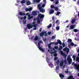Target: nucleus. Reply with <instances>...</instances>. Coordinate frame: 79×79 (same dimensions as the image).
Listing matches in <instances>:
<instances>
[{
	"mask_svg": "<svg viewBox=\"0 0 79 79\" xmlns=\"http://www.w3.org/2000/svg\"><path fill=\"white\" fill-rule=\"evenodd\" d=\"M40 44H43V42L41 40L39 41L38 43V48H39L41 52H44V49L40 47Z\"/></svg>",
	"mask_w": 79,
	"mask_h": 79,
	"instance_id": "obj_1",
	"label": "nucleus"
},
{
	"mask_svg": "<svg viewBox=\"0 0 79 79\" xmlns=\"http://www.w3.org/2000/svg\"><path fill=\"white\" fill-rule=\"evenodd\" d=\"M44 18V15L42 14H38L37 18H39L40 19H42Z\"/></svg>",
	"mask_w": 79,
	"mask_h": 79,
	"instance_id": "obj_2",
	"label": "nucleus"
},
{
	"mask_svg": "<svg viewBox=\"0 0 79 79\" xmlns=\"http://www.w3.org/2000/svg\"><path fill=\"white\" fill-rule=\"evenodd\" d=\"M67 60L68 61V63L69 64H71L72 63V59L69 58H67Z\"/></svg>",
	"mask_w": 79,
	"mask_h": 79,
	"instance_id": "obj_3",
	"label": "nucleus"
},
{
	"mask_svg": "<svg viewBox=\"0 0 79 79\" xmlns=\"http://www.w3.org/2000/svg\"><path fill=\"white\" fill-rule=\"evenodd\" d=\"M64 51H66L67 53H68L69 52V48H65L63 49Z\"/></svg>",
	"mask_w": 79,
	"mask_h": 79,
	"instance_id": "obj_4",
	"label": "nucleus"
},
{
	"mask_svg": "<svg viewBox=\"0 0 79 79\" xmlns=\"http://www.w3.org/2000/svg\"><path fill=\"white\" fill-rule=\"evenodd\" d=\"M27 28L29 29L33 27V26L32 25H30V24H27Z\"/></svg>",
	"mask_w": 79,
	"mask_h": 79,
	"instance_id": "obj_5",
	"label": "nucleus"
},
{
	"mask_svg": "<svg viewBox=\"0 0 79 79\" xmlns=\"http://www.w3.org/2000/svg\"><path fill=\"white\" fill-rule=\"evenodd\" d=\"M32 7H30L29 8H27L25 9V11H32Z\"/></svg>",
	"mask_w": 79,
	"mask_h": 79,
	"instance_id": "obj_6",
	"label": "nucleus"
},
{
	"mask_svg": "<svg viewBox=\"0 0 79 79\" xmlns=\"http://www.w3.org/2000/svg\"><path fill=\"white\" fill-rule=\"evenodd\" d=\"M60 66H63L64 65V61L63 60L60 61Z\"/></svg>",
	"mask_w": 79,
	"mask_h": 79,
	"instance_id": "obj_7",
	"label": "nucleus"
},
{
	"mask_svg": "<svg viewBox=\"0 0 79 79\" xmlns=\"http://www.w3.org/2000/svg\"><path fill=\"white\" fill-rule=\"evenodd\" d=\"M37 24H34L33 25H32L33 26V27H34V28H33V29L34 30H36L37 29Z\"/></svg>",
	"mask_w": 79,
	"mask_h": 79,
	"instance_id": "obj_8",
	"label": "nucleus"
},
{
	"mask_svg": "<svg viewBox=\"0 0 79 79\" xmlns=\"http://www.w3.org/2000/svg\"><path fill=\"white\" fill-rule=\"evenodd\" d=\"M75 28V25H71L70 26V28L69 29H74Z\"/></svg>",
	"mask_w": 79,
	"mask_h": 79,
	"instance_id": "obj_9",
	"label": "nucleus"
},
{
	"mask_svg": "<svg viewBox=\"0 0 79 79\" xmlns=\"http://www.w3.org/2000/svg\"><path fill=\"white\" fill-rule=\"evenodd\" d=\"M32 13V15L34 16H35L37 15V12H36L35 11H33Z\"/></svg>",
	"mask_w": 79,
	"mask_h": 79,
	"instance_id": "obj_10",
	"label": "nucleus"
},
{
	"mask_svg": "<svg viewBox=\"0 0 79 79\" xmlns=\"http://www.w3.org/2000/svg\"><path fill=\"white\" fill-rule=\"evenodd\" d=\"M40 12H42L43 13H44L45 12V10L44 9H42V8H41L40 9H39Z\"/></svg>",
	"mask_w": 79,
	"mask_h": 79,
	"instance_id": "obj_11",
	"label": "nucleus"
},
{
	"mask_svg": "<svg viewBox=\"0 0 79 79\" xmlns=\"http://www.w3.org/2000/svg\"><path fill=\"white\" fill-rule=\"evenodd\" d=\"M55 11V10H50V11L49 12V14H53V13H54V11Z\"/></svg>",
	"mask_w": 79,
	"mask_h": 79,
	"instance_id": "obj_12",
	"label": "nucleus"
},
{
	"mask_svg": "<svg viewBox=\"0 0 79 79\" xmlns=\"http://www.w3.org/2000/svg\"><path fill=\"white\" fill-rule=\"evenodd\" d=\"M57 42L58 44H59L60 45H61L62 44V43H61V41L59 40H57Z\"/></svg>",
	"mask_w": 79,
	"mask_h": 79,
	"instance_id": "obj_13",
	"label": "nucleus"
},
{
	"mask_svg": "<svg viewBox=\"0 0 79 79\" xmlns=\"http://www.w3.org/2000/svg\"><path fill=\"white\" fill-rule=\"evenodd\" d=\"M44 31L42 32L40 34V36L41 37H43V36H44Z\"/></svg>",
	"mask_w": 79,
	"mask_h": 79,
	"instance_id": "obj_14",
	"label": "nucleus"
},
{
	"mask_svg": "<svg viewBox=\"0 0 79 79\" xmlns=\"http://www.w3.org/2000/svg\"><path fill=\"white\" fill-rule=\"evenodd\" d=\"M39 39V37H38V36L36 35L35 36V37L34 38V40L35 41H36V40H37Z\"/></svg>",
	"mask_w": 79,
	"mask_h": 79,
	"instance_id": "obj_15",
	"label": "nucleus"
},
{
	"mask_svg": "<svg viewBox=\"0 0 79 79\" xmlns=\"http://www.w3.org/2000/svg\"><path fill=\"white\" fill-rule=\"evenodd\" d=\"M28 16L29 17L28 19H32V18H33V16H31V15H28Z\"/></svg>",
	"mask_w": 79,
	"mask_h": 79,
	"instance_id": "obj_16",
	"label": "nucleus"
},
{
	"mask_svg": "<svg viewBox=\"0 0 79 79\" xmlns=\"http://www.w3.org/2000/svg\"><path fill=\"white\" fill-rule=\"evenodd\" d=\"M19 15L20 16H22L23 15H25V14L23 13L22 12H19Z\"/></svg>",
	"mask_w": 79,
	"mask_h": 79,
	"instance_id": "obj_17",
	"label": "nucleus"
},
{
	"mask_svg": "<svg viewBox=\"0 0 79 79\" xmlns=\"http://www.w3.org/2000/svg\"><path fill=\"white\" fill-rule=\"evenodd\" d=\"M60 78H63V77H64V75H63L62 74H60Z\"/></svg>",
	"mask_w": 79,
	"mask_h": 79,
	"instance_id": "obj_18",
	"label": "nucleus"
},
{
	"mask_svg": "<svg viewBox=\"0 0 79 79\" xmlns=\"http://www.w3.org/2000/svg\"><path fill=\"white\" fill-rule=\"evenodd\" d=\"M72 42V40H71V39H69L68 40V41L67 42L68 43H69L70 42Z\"/></svg>",
	"mask_w": 79,
	"mask_h": 79,
	"instance_id": "obj_19",
	"label": "nucleus"
},
{
	"mask_svg": "<svg viewBox=\"0 0 79 79\" xmlns=\"http://www.w3.org/2000/svg\"><path fill=\"white\" fill-rule=\"evenodd\" d=\"M40 18H37V23L38 24H40Z\"/></svg>",
	"mask_w": 79,
	"mask_h": 79,
	"instance_id": "obj_20",
	"label": "nucleus"
},
{
	"mask_svg": "<svg viewBox=\"0 0 79 79\" xmlns=\"http://www.w3.org/2000/svg\"><path fill=\"white\" fill-rule=\"evenodd\" d=\"M73 79V76H70L69 77L68 79Z\"/></svg>",
	"mask_w": 79,
	"mask_h": 79,
	"instance_id": "obj_21",
	"label": "nucleus"
},
{
	"mask_svg": "<svg viewBox=\"0 0 79 79\" xmlns=\"http://www.w3.org/2000/svg\"><path fill=\"white\" fill-rule=\"evenodd\" d=\"M56 63L57 64V65H58L59 64V63H60V60L59 59H58L57 61H56Z\"/></svg>",
	"mask_w": 79,
	"mask_h": 79,
	"instance_id": "obj_22",
	"label": "nucleus"
},
{
	"mask_svg": "<svg viewBox=\"0 0 79 79\" xmlns=\"http://www.w3.org/2000/svg\"><path fill=\"white\" fill-rule=\"evenodd\" d=\"M31 4V2L29 1H28L27 2V5H29Z\"/></svg>",
	"mask_w": 79,
	"mask_h": 79,
	"instance_id": "obj_23",
	"label": "nucleus"
},
{
	"mask_svg": "<svg viewBox=\"0 0 79 79\" xmlns=\"http://www.w3.org/2000/svg\"><path fill=\"white\" fill-rule=\"evenodd\" d=\"M41 6V4H39L38 5V7L39 9V10L41 8H42V7H40Z\"/></svg>",
	"mask_w": 79,
	"mask_h": 79,
	"instance_id": "obj_24",
	"label": "nucleus"
},
{
	"mask_svg": "<svg viewBox=\"0 0 79 79\" xmlns=\"http://www.w3.org/2000/svg\"><path fill=\"white\" fill-rule=\"evenodd\" d=\"M25 0H23L22 1L20 2L21 3H25Z\"/></svg>",
	"mask_w": 79,
	"mask_h": 79,
	"instance_id": "obj_25",
	"label": "nucleus"
},
{
	"mask_svg": "<svg viewBox=\"0 0 79 79\" xmlns=\"http://www.w3.org/2000/svg\"><path fill=\"white\" fill-rule=\"evenodd\" d=\"M54 9L55 11H58V8L57 7H55Z\"/></svg>",
	"mask_w": 79,
	"mask_h": 79,
	"instance_id": "obj_26",
	"label": "nucleus"
},
{
	"mask_svg": "<svg viewBox=\"0 0 79 79\" xmlns=\"http://www.w3.org/2000/svg\"><path fill=\"white\" fill-rule=\"evenodd\" d=\"M72 58H73V61H74L76 59V56H75L74 55H73L72 56Z\"/></svg>",
	"mask_w": 79,
	"mask_h": 79,
	"instance_id": "obj_27",
	"label": "nucleus"
},
{
	"mask_svg": "<svg viewBox=\"0 0 79 79\" xmlns=\"http://www.w3.org/2000/svg\"><path fill=\"white\" fill-rule=\"evenodd\" d=\"M70 44L71 46H74V43L72 42H70Z\"/></svg>",
	"mask_w": 79,
	"mask_h": 79,
	"instance_id": "obj_28",
	"label": "nucleus"
},
{
	"mask_svg": "<svg viewBox=\"0 0 79 79\" xmlns=\"http://www.w3.org/2000/svg\"><path fill=\"white\" fill-rule=\"evenodd\" d=\"M76 61H78L79 62V57H77L76 58Z\"/></svg>",
	"mask_w": 79,
	"mask_h": 79,
	"instance_id": "obj_29",
	"label": "nucleus"
},
{
	"mask_svg": "<svg viewBox=\"0 0 79 79\" xmlns=\"http://www.w3.org/2000/svg\"><path fill=\"white\" fill-rule=\"evenodd\" d=\"M50 45H51V44H50L48 45V48H49V49H52V48L51 47V46Z\"/></svg>",
	"mask_w": 79,
	"mask_h": 79,
	"instance_id": "obj_30",
	"label": "nucleus"
},
{
	"mask_svg": "<svg viewBox=\"0 0 79 79\" xmlns=\"http://www.w3.org/2000/svg\"><path fill=\"white\" fill-rule=\"evenodd\" d=\"M73 31L74 32H78V30L76 29H74L73 30Z\"/></svg>",
	"mask_w": 79,
	"mask_h": 79,
	"instance_id": "obj_31",
	"label": "nucleus"
},
{
	"mask_svg": "<svg viewBox=\"0 0 79 79\" xmlns=\"http://www.w3.org/2000/svg\"><path fill=\"white\" fill-rule=\"evenodd\" d=\"M52 24H50L48 26V28H49L50 27H52Z\"/></svg>",
	"mask_w": 79,
	"mask_h": 79,
	"instance_id": "obj_32",
	"label": "nucleus"
},
{
	"mask_svg": "<svg viewBox=\"0 0 79 79\" xmlns=\"http://www.w3.org/2000/svg\"><path fill=\"white\" fill-rule=\"evenodd\" d=\"M44 36H47V35H48V34H47V32L46 31H44Z\"/></svg>",
	"mask_w": 79,
	"mask_h": 79,
	"instance_id": "obj_33",
	"label": "nucleus"
},
{
	"mask_svg": "<svg viewBox=\"0 0 79 79\" xmlns=\"http://www.w3.org/2000/svg\"><path fill=\"white\" fill-rule=\"evenodd\" d=\"M59 3V1L58 0H57L55 4L57 5V4H58Z\"/></svg>",
	"mask_w": 79,
	"mask_h": 79,
	"instance_id": "obj_34",
	"label": "nucleus"
},
{
	"mask_svg": "<svg viewBox=\"0 0 79 79\" xmlns=\"http://www.w3.org/2000/svg\"><path fill=\"white\" fill-rule=\"evenodd\" d=\"M56 38V36H52V39H55Z\"/></svg>",
	"mask_w": 79,
	"mask_h": 79,
	"instance_id": "obj_35",
	"label": "nucleus"
},
{
	"mask_svg": "<svg viewBox=\"0 0 79 79\" xmlns=\"http://www.w3.org/2000/svg\"><path fill=\"white\" fill-rule=\"evenodd\" d=\"M60 14H61V12H57V14L56 15V16H58V15H60Z\"/></svg>",
	"mask_w": 79,
	"mask_h": 79,
	"instance_id": "obj_36",
	"label": "nucleus"
},
{
	"mask_svg": "<svg viewBox=\"0 0 79 79\" xmlns=\"http://www.w3.org/2000/svg\"><path fill=\"white\" fill-rule=\"evenodd\" d=\"M56 29L57 30V31H58L60 30V27L58 26L56 27Z\"/></svg>",
	"mask_w": 79,
	"mask_h": 79,
	"instance_id": "obj_37",
	"label": "nucleus"
},
{
	"mask_svg": "<svg viewBox=\"0 0 79 79\" xmlns=\"http://www.w3.org/2000/svg\"><path fill=\"white\" fill-rule=\"evenodd\" d=\"M62 46L63 47H64L66 46V45H65V44H64V42H63L62 43Z\"/></svg>",
	"mask_w": 79,
	"mask_h": 79,
	"instance_id": "obj_38",
	"label": "nucleus"
},
{
	"mask_svg": "<svg viewBox=\"0 0 79 79\" xmlns=\"http://www.w3.org/2000/svg\"><path fill=\"white\" fill-rule=\"evenodd\" d=\"M55 6L53 5H51V8H55Z\"/></svg>",
	"mask_w": 79,
	"mask_h": 79,
	"instance_id": "obj_39",
	"label": "nucleus"
},
{
	"mask_svg": "<svg viewBox=\"0 0 79 79\" xmlns=\"http://www.w3.org/2000/svg\"><path fill=\"white\" fill-rule=\"evenodd\" d=\"M62 49H63V47L62 46H60L58 50H61Z\"/></svg>",
	"mask_w": 79,
	"mask_h": 79,
	"instance_id": "obj_40",
	"label": "nucleus"
},
{
	"mask_svg": "<svg viewBox=\"0 0 79 79\" xmlns=\"http://www.w3.org/2000/svg\"><path fill=\"white\" fill-rule=\"evenodd\" d=\"M54 48H55V49H56V50H58V47L55 46L54 47Z\"/></svg>",
	"mask_w": 79,
	"mask_h": 79,
	"instance_id": "obj_41",
	"label": "nucleus"
},
{
	"mask_svg": "<svg viewBox=\"0 0 79 79\" xmlns=\"http://www.w3.org/2000/svg\"><path fill=\"white\" fill-rule=\"evenodd\" d=\"M74 66H75V67L77 68V64H74Z\"/></svg>",
	"mask_w": 79,
	"mask_h": 79,
	"instance_id": "obj_42",
	"label": "nucleus"
},
{
	"mask_svg": "<svg viewBox=\"0 0 79 79\" xmlns=\"http://www.w3.org/2000/svg\"><path fill=\"white\" fill-rule=\"evenodd\" d=\"M60 54L61 55H63V54H64V53L63 52V51H60Z\"/></svg>",
	"mask_w": 79,
	"mask_h": 79,
	"instance_id": "obj_43",
	"label": "nucleus"
},
{
	"mask_svg": "<svg viewBox=\"0 0 79 79\" xmlns=\"http://www.w3.org/2000/svg\"><path fill=\"white\" fill-rule=\"evenodd\" d=\"M60 68V66H57V67H56V69L58 70V69Z\"/></svg>",
	"mask_w": 79,
	"mask_h": 79,
	"instance_id": "obj_44",
	"label": "nucleus"
},
{
	"mask_svg": "<svg viewBox=\"0 0 79 79\" xmlns=\"http://www.w3.org/2000/svg\"><path fill=\"white\" fill-rule=\"evenodd\" d=\"M55 52H56L55 51L54 52H53V51H52V52H50V53L51 54H53V53H55Z\"/></svg>",
	"mask_w": 79,
	"mask_h": 79,
	"instance_id": "obj_45",
	"label": "nucleus"
},
{
	"mask_svg": "<svg viewBox=\"0 0 79 79\" xmlns=\"http://www.w3.org/2000/svg\"><path fill=\"white\" fill-rule=\"evenodd\" d=\"M64 64H66V63H67V61H66V60H64Z\"/></svg>",
	"mask_w": 79,
	"mask_h": 79,
	"instance_id": "obj_46",
	"label": "nucleus"
},
{
	"mask_svg": "<svg viewBox=\"0 0 79 79\" xmlns=\"http://www.w3.org/2000/svg\"><path fill=\"white\" fill-rule=\"evenodd\" d=\"M52 34V32L51 31H49L48 32V35H50Z\"/></svg>",
	"mask_w": 79,
	"mask_h": 79,
	"instance_id": "obj_47",
	"label": "nucleus"
},
{
	"mask_svg": "<svg viewBox=\"0 0 79 79\" xmlns=\"http://www.w3.org/2000/svg\"><path fill=\"white\" fill-rule=\"evenodd\" d=\"M57 59H58V57H55L54 58V60H57Z\"/></svg>",
	"mask_w": 79,
	"mask_h": 79,
	"instance_id": "obj_48",
	"label": "nucleus"
},
{
	"mask_svg": "<svg viewBox=\"0 0 79 79\" xmlns=\"http://www.w3.org/2000/svg\"><path fill=\"white\" fill-rule=\"evenodd\" d=\"M54 56H57V54L56 53H55L54 55Z\"/></svg>",
	"mask_w": 79,
	"mask_h": 79,
	"instance_id": "obj_49",
	"label": "nucleus"
},
{
	"mask_svg": "<svg viewBox=\"0 0 79 79\" xmlns=\"http://www.w3.org/2000/svg\"><path fill=\"white\" fill-rule=\"evenodd\" d=\"M23 24H26V20L25 21H23Z\"/></svg>",
	"mask_w": 79,
	"mask_h": 79,
	"instance_id": "obj_50",
	"label": "nucleus"
},
{
	"mask_svg": "<svg viewBox=\"0 0 79 79\" xmlns=\"http://www.w3.org/2000/svg\"><path fill=\"white\" fill-rule=\"evenodd\" d=\"M77 4L78 5H79V0L77 2Z\"/></svg>",
	"mask_w": 79,
	"mask_h": 79,
	"instance_id": "obj_51",
	"label": "nucleus"
},
{
	"mask_svg": "<svg viewBox=\"0 0 79 79\" xmlns=\"http://www.w3.org/2000/svg\"><path fill=\"white\" fill-rule=\"evenodd\" d=\"M35 2H36L37 3H39V1L38 0H35Z\"/></svg>",
	"mask_w": 79,
	"mask_h": 79,
	"instance_id": "obj_52",
	"label": "nucleus"
},
{
	"mask_svg": "<svg viewBox=\"0 0 79 79\" xmlns=\"http://www.w3.org/2000/svg\"><path fill=\"white\" fill-rule=\"evenodd\" d=\"M43 40L44 42H45L47 40V38H45V39H43Z\"/></svg>",
	"mask_w": 79,
	"mask_h": 79,
	"instance_id": "obj_53",
	"label": "nucleus"
},
{
	"mask_svg": "<svg viewBox=\"0 0 79 79\" xmlns=\"http://www.w3.org/2000/svg\"><path fill=\"white\" fill-rule=\"evenodd\" d=\"M65 73H66L67 74H68V73H69V72L68 71H66V70H65Z\"/></svg>",
	"mask_w": 79,
	"mask_h": 79,
	"instance_id": "obj_54",
	"label": "nucleus"
},
{
	"mask_svg": "<svg viewBox=\"0 0 79 79\" xmlns=\"http://www.w3.org/2000/svg\"><path fill=\"white\" fill-rule=\"evenodd\" d=\"M52 20H53V21H55V17H52Z\"/></svg>",
	"mask_w": 79,
	"mask_h": 79,
	"instance_id": "obj_55",
	"label": "nucleus"
},
{
	"mask_svg": "<svg viewBox=\"0 0 79 79\" xmlns=\"http://www.w3.org/2000/svg\"><path fill=\"white\" fill-rule=\"evenodd\" d=\"M52 65H53V64H49V66L50 67H52Z\"/></svg>",
	"mask_w": 79,
	"mask_h": 79,
	"instance_id": "obj_56",
	"label": "nucleus"
},
{
	"mask_svg": "<svg viewBox=\"0 0 79 79\" xmlns=\"http://www.w3.org/2000/svg\"><path fill=\"white\" fill-rule=\"evenodd\" d=\"M45 6V4H43L42 5V7H44V6Z\"/></svg>",
	"mask_w": 79,
	"mask_h": 79,
	"instance_id": "obj_57",
	"label": "nucleus"
},
{
	"mask_svg": "<svg viewBox=\"0 0 79 79\" xmlns=\"http://www.w3.org/2000/svg\"><path fill=\"white\" fill-rule=\"evenodd\" d=\"M75 22V20H73L72 21V23H74Z\"/></svg>",
	"mask_w": 79,
	"mask_h": 79,
	"instance_id": "obj_58",
	"label": "nucleus"
},
{
	"mask_svg": "<svg viewBox=\"0 0 79 79\" xmlns=\"http://www.w3.org/2000/svg\"><path fill=\"white\" fill-rule=\"evenodd\" d=\"M55 45H58V42H56L54 43Z\"/></svg>",
	"mask_w": 79,
	"mask_h": 79,
	"instance_id": "obj_59",
	"label": "nucleus"
},
{
	"mask_svg": "<svg viewBox=\"0 0 79 79\" xmlns=\"http://www.w3.org/2000/svg\"><path fill=\"white\" fill-rule=\"evenodd\" d=\"M32 24H35V21H34L32 23Z\"/></svg>",
	"mask_w": 79,
	"mask_h": 79,
	"instance_id": "obj_60",
	"label": "nucleus"
},
{
	"mask_svg": "<svg viewBox=\"0 0 79 79\" xmlns=\"http://www.w3.org/2000/svg\"><path fill=\"white\" fill-rule=\"evenodd\" d=\"M39 31L40 32H42V28H40V29H39Z\"/></svg>",
	"mask_w": 79,
	"mask_h": 79,
	"instance_id": "obj_61",
	"label": "nucleus"
},
{
	"mask_svg": "<svg viewBox=\"0 0 79 79\" xmlns=\"http://www.w3.org/2000/svg\"><path fill=\"white\" fill-rule=\"evenodd\" d=\"M23 19H26V16H24Z\"/></svg>",
	"mask_w": 79,
	"mask_h": 79,
	"instance_id": "obj_62",
	"label": "nucleus"
},
{
	"mask_svg": "<svg viewBox=\"0 0 79 79\" xmlns=\"http://www.w3.org/2000/svg\"><path fill=\"white\" fill-rule=\"evenodd\" d=\"M76 69H79V66L78 67H77L76 68Z\"/></svg>",
	"mask_w": 79,
	"mask_h": 79,
	"instance_id": "obj_63",
	"label": "nucleus"
},
{
	"mask_svg": "<svg viewBox=\"0 0 79 79\" xmlns=\"http://www.w3.org/2000/svg\"><path fill=\"white\" fill-rule=\"evenodd\" d=\"M55 43L54 42H52V43H51L50 44H53Z\"/></svg>",
	"mask_w": 79,
	"mask_h": 79,
	"instance_id": "obj_64",
	"label": "nucleus"
}]
</instances>
